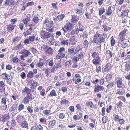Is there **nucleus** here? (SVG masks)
Here are the masks:
<instances>
[{"label":"nucleus","instance_id":"obj_44","mask_svg":"<svg viewBox=\"0 0 130 130\" xmlns=\"http://www.w3.org/2000/svg\"><path fill=\"white\" fill-rule=\"evenodd\" d=\"M92 57L95 58L99 57V54L97 52H95L92 54Z\"/></svg>","mask_w":130,"mask_h":130},{"label":"nucleus","instance_id":"obj_55","mask_svg":"<svg viewBox=\"0 0 130 130\" xmlns=\"http://www.w3.org/2000/svg\"><path fill=\"white\" fill-rule=\"evenodd\" d=\"M43 66V62L41 61H40L38 63V67L40 68H42V67Z\"/></svg>","mask_w":130,"mask_h":130},{"label":"nucleus","instance_id":"obj_61","mask_svg":"<svg viewBox=\"0 0 130 130\" xmlns=\"http://www.w3.org/2000/svg\"><path fill=\"white\" fill-rule=\"evenodd\" d=\"M88 42L86 40H85L84 43V46L86 48H87L88 46Z\"/></svg>","mask_w":130,"mask_h":130},{"label":"nucleus","instance_id":"obj_62","mask_svg":"<svg viewBox=\"0 0 130 130\" xmlns=\"http://www.w3.org/2000/svg\"><path fill=\"white\" fill-rule=\"evenodd\" d=\"M13 99L14 100H15L17 98H18L19 96L17 94H13L11 96Z\"/></svg>","mask_w":130,"mask_h":130},{"label":"nucleus","instance_id":"obj_51","mask_svg":"<svg viewBox=\"0 0 130 130\" xmlns=\"http://www.w3.org/2000/svg\"><path fill=\"white\" fill-rule=\"evenodd\" d=\"M119 41H120L121 42H122L125 40V36H123L122 35H119Z\"/></svg>","mask_w":130,"mask_h":130},{"label":"nucleus","instance_id":"obj_54","mask_svg":"<svg viewBox=\"0 0 130 130\" xmlns=\"http://www.w3.org/2000/svg\"><path fill=\"white\" fill-rule=\"evenodd\" d=\"M33 108L30 106H29L27 108V109L29 112L30 113H32L33 112Z\"/></svg>","mask_w":130,"mask_h":130},{"label":"nucleus","instance_id":"obj_41","mask_svg":"<svg viewBox=\"0 0 130 130\" xmlns=\"http://www.w3.org/2000/svg\"><path fill=\"white\" fill-rule=\"evenodd\" d=\"M7 107V105L6 104L2 105L0 107V109L3 110H5Z\"/></svg>","mask_w":130,"mask_h":130},{"label":"nucleus","instance_id":"obj_2","mask_svg":"<svg viewBox=\"0 0 130 130\" xmlns=\"http://www.w3.org/2000/svg\"><path fill=\"white\" fill-rule=\"evenodd\" d=\"M59 53L57 56V59L63 58L65 56V48L64 47H61L58 51Z\"/></svg>","mask_w":130,"mask_h":130},{"label":"nucleus","instance_id":"obj_39","mask_svg":"<svg viewBox=\"0 0 130 130\" xmlns=\"http://www.w3.org/2000/svg\"><path fill=\"white\" fill-rule=\"evenodd\" d=\"M55 65H56L55 66L56 68V69H59L61 67V63L60 62H57L55 63Z\"/></svg>","mask_w":130,"mask_h":130},{"label":"nucleus","instance_id":"obj_4","mask_svg":"<svg viewBox=\"0 0 130 130\" xmlns=\"http://www.w3.org/2000/svg\"><path fill=\"white\" fill-rule=\"evenodd\" d=\"M122 67L126 71H128L130 70V61H127L122 64Z\"/></svg>","mask_w":130,"mask_h":130},{"label":"nucleus","instance_id":"obj_42","mask_svg":"<svg viewBox=\"0 0 130 130\" xmlns=\"http://www.w3.org/2000/svg\"><path fill=\"white\" fill-rule=\"evenodd\" d=\"M75 50V48L74 47H72L70 48H69L68 50V51L70 54H71L74 53Z\"/></svg>","mask_w":130,"mask_h":130},{"label":"nucleus","instance_id":"obj_49","mask_svg":"<svg viewBox=\"0 0 130 130\" xmlns=\"http://www.w3.org/2000/svg\"><path fill=\"white\" fill-rule=\"evenodd\" d=\"M29 20L28 18H26L24 19L23 22L25 24L28 25L29 23Z\"/></svg>","mask_w":130,"mask_h":130},{"label":"nucleus","instance_id":"obj_52","mask_svg":"<svg viewBox=\"0 0 130 130\" xmlns=\"http://www.w3.org/2000/svg\"><path fill=\"white\" fill-rule=\"evenodd\" d=\"M72 64L71 61V60H69L68 61H66L65 63V67H66L67 66H70Z\"/></svg>","mask_w":130,"mask_h":130},{"label":"nucleus","instance_id":"obj_30","mask_svg":"<svg viewBox=\"0 0 130 130\" xmlns=\"http://www.w3.org/2000/svg\"><path fill=\"white\" fill-rule=\"evenodd\" d=\"M20 38H21L20 36H17L13 39L12 41L14 42L15 44H17L18 42L20 41Z\"/></svg>","mask_w":130,"mask_h":130},{"label":"nucleus","instance_id":"obj_47","mask_svg":"<svg viewBox=\"0 0 130 130\" xmlns=\"http://www.w3.org/2000/svg\"><path fill=\"white\" fill-rule=\"evenodd\" d=\"M44 126H41L39 124H37V127L38 129L39 130H43V127Z\"/></svg>","mask_w":130,"mask_h":130},{"label":"nucleus","instance_id":"obj_7","mask_svg":"<svg viewBox=\"0 0 130 130\" xmlns=\"http://www.w3.org/2000/svg\"><path fill=\"white\" fill-rule=\"evenodd\" d=\"M31 92V90L29 89L27 87H25L22 91L23 94L25 95V93L27 94V95H29Z\"/></svg>","mask_w":130,"mask_h":130},{"label":"nucleus","instance_id":"obj_50","mask_svg":"<svg viewBox=\"0 0 130 130\" xmlns=\"http://www.w3.org/2000/svg\"><path fill=\"white\" fill-rule=\"evenodd\" d=\"M103 27L104 28V30L105 31H108V30H109L110 29V27L107 26L106 25H103Z\"/></svg>","mask_w":130,"mask_h":130},{"label":"nucleus","instance_id":"obj_58","mask_svg":"<svg viewBox=\"0 0 130 130\" xmlns=\"http://www.w3.org/2000/svg\"><path fill=\"white\" fill-rule=\"evenodd\" d=\"M91 108L95 109L97 107L96 104L94 105L93 103L92 102L90 104V106H89Z\"/></svg>","mask_w":130,"mask_h":130},{"label":"nucleus","instance_id":"obj_13","mask_svg":"<svg viewBox=\"0 0 130 130\" xmlns=\"http://www.w3.org/2000/svg\"><path fill=\"white\" fill-rule=\"evenodd\" d=\"M100 61L101 58L100 57L95 58L94 59L92 60L93 63L96 65H98L100 63Z\"/></svg>","mask_w":130,"mask_h":130},{"label":"nucleus","instance_id":"obj_40","mask_svg":"<svg viewBox=\"0 0 130 130\" xmlns=\"http://www.w3.org/2000/svg\"><path fill=\"white\" fill-rule=\"evenodd\" d=\"M24 108V106L23 104H21L19 105L18 110L19 111H20Z\"/></svg>","mask_w":130,"mask_h":130},{"label":"nucleus","instance_id":"obj_53","mask_svg":"<svg viewBox=\"0 0 130 130\" xmlns=\"http://www.w3.org/2000/svg\"><path fill=\"white\" fill-rule=\"evenodd\" d=\"M113 117H114V119L115 121L118 122L119 121V116L117 115H113Z\"/></svg>","mask_w":130,"mask_h":130},{"label":"nucleus","instance_id":"obj_60","mask_svg":"<svg viewBox=\"0 0 130 130\" xmlns=\"http://www.w3.org/2000/svg\"><path fill=\"white\" fill-rule=\"evenodd\" d=\"M18 59L17 56L13 57L12 60V61L13 63L17 62H18Z\"/></svg>","mask_w":130,"mask_h":130},{"label":"nucleus","instance_id":"obj_6","mask_svg":"<svg viewBox=\"0 0 130 130\" xmlns=\"http://www.w3.org/2000/svg\"><path fill=\"white\" fill-rule=\"evenodd\" d=\"M70 44L72 45H74L76 44L77 42V40L75 39V37L74 36L71 37L69 39Z\"/></svg>","mask_w":130,"mask_h":130},{"label":"nucleus","instance_id":"obj_16","mask_svg":"<svg viewBox=\"0 0 130 130\" xmlns=\"http://www.w3.org/2000/svg\"><path fill=\"white\" fill-rule=\"evenodd\" d=\"M1 76L3 79L7 80H9L10 78V76L8 74L3 73L2 74Z\"/></svg>","mask_w":130,"mask_h":130},{"label":"nucleus","instance_id":"obj_63","mask_svg":"<svg viewBox=\"0 0 130 130\" xmlns=\"http://www.w3.org/2000/svg\"><path fill=\"white\" fill-rule=\"evenodd\" d=\"M108 120V118L105 116L103 117L102 118V121L104 123H106Z\"/></svg>","mask_w":130,"mask_h":130},{"label":"nucleus","instance_id":"obj_64","mask_svg":"<svg viewBox=\"0 0 130 130\" xmlns=\"http://www.w3.org/2000/svg\"><path fill=\"white\" fill-rule=\"evenodd\" d=\"M6 99L5 98H2V99L1 103L3 104H6Z\"/></svg>","mask_w":130,"mask_h":130},{"label":"nucleus","instance_id":"obj_1","mask_svg":"<svg viewBox=\"0 0 130 130\" xmlns=\"http://www.w3.org/2000/svg\"><path fill=\"white\" fill-rule=\"evenodd\" d=\"M41 38L43 39H47L53 36L52 34L46 31H41L40 32Z\"/></svg>","mask_w":130,"mask_h":130},{"label":"nucleus","instance_id":"obj_29","mask_svg":"<svg viewBox=\"0 0 130 130\" xmlns=\"http://www.w3.org/2000/svg\"><path fill=\"white\" fill-rule=\"evenodd\" d=\"M105 9L104 7H101V8L99 9V15L101 16L105 12Z\"/></svg>","mask_w":130,"mask_h":130},{"label":"nucleus","instance_id":"obj_36","mask_svg":"<svg viewBox=\"0 0 130 130\" xmlns=\"http://www.w3.org/2000/svg\"><path fill=\"white\" fill-rule=\"evenodd\" d=\"M57 94L56 93L55 90H52L50 92V94L48 95H50L51 96H56Z\"/></svg>","mask_w":130,"mask_h":130},{"label":"nucleus","instance_id":"obj_15","mask_svg":"<svg viewBox=\"0 0 130 130\" xmlns=\"http://www.w3.org/2000/svg\"><path fill=\"white\" fill-rule=\"evenodd\" d=\"M7 125L9 126H14L16 125V123L14 120L9 121L6 123Z\"/></svg>","mask_w":130,"mask_h":130},{"label":"nucleus","instance_id":"obj_17","mask_svg":"<svg viewBox=\"0 0 130 130\" xmlns=\"http://www.w3.org/2000/svg\"><path fill=\"white\" fill-rule=\"evenodd\" d=\"M111 62L107 63L105 66V70L106 71H108L110 70L112 66V65L111 64Z\"/></svg>","mask_w":130,"mask_h":130},{"label":"nucleus","instance_id":"obj_19","mask_svg":"<svg viewBox=\"0 0 130 130\" xmlns=\"http://www.w3.org/2000/svg\"><path fill=\"white\" fill-rule=\"evenodd\" d=\"M79 19V18L78 16L74 15L72 16V18L71 20V21L73 23H76Z\"/></svg>","mask_w":130,"mask_h":130},{"label":"nucleus","instance_id":"obj_43","mask_svg":"<svg viewBox=\"0 0 130 130\" xmlns=\"http://www.w3.org/2000/svg\"><path fill=\"white\" fill-rule=\"evenodd\" d=\"M49 62L48 64L49 66L52 67L53 66L54 63L53 60L48 59L47 61V62Z\"/></svg>","mask_w":130,"mask_h":130},{"label":"nucleus","instance_id":"obj_38","mask_svg":"<svg viewBox=\"0 0 130 130\" xmlns=\"http://www.w3.org/2000/svg\"><path fill=\"white\" fill-rule=\"evenodd\" d=\"M65 15L62 14L58 16L57 19L59 21H61L64 17Z\"/></svg>","mask_w":130,"mask_h":130},{"label":"nucleus","instance_id":"obj_59","mask_svg":"<svg viewBox=\"0 0 130 130\" xmlns=\"http://www.w3.org/2000/svg\"><path fill=\"white\" fill-rule=\"evenodd\" d=\"M22 46L21 45V43H20V44L16 46L15 47V50H17L19 49H22Z\"/></svg>","mask_w":130,"mask_h":130},{"label":"nucleus","instance_id":"obj_18","mask_svg":"<svg viewBox=\"0 0 130 130\" xmlns=\"http://www.w3.org/2000/svg\"><path fill=\"white\" fill-rule=\"evenodd\" d=\"M15 26L11 24L8 25L6 29L8 32H10L13 30L15 27Z\"/></svg>","mask_w":130,"mask_h":130},{"label":"nucleus","instance_id":"obj_45","mask_svg":"<svg viewBox=\"0 0 130 130\" xmlns=\"http://www.w3.org/2000/svg\"><path fill=\"white\" fill-rule=\"evenodd\" d=\"M35 36L32 35L29 37V39L30 42H33L35 40Z\"/></svg>","mask_w":130,"mask_h":130},{"label":"nucleus","instance_id":"obj_12","mask_svg":"<svg viewBox=\"0 0 130 130\" xmlns=\"http://www.w3.org/2000/svg\"><path fill=\"white\" fill-rule=\"evenodd\" d=\"M116 79L117 87L119 88H121L122 83V78L120 77H117Z\"/></svg>","mask_w":130,"mask_h":130},{"label":"nucleus","instance_id":"obj_24","mask_svg":"<svg viewBox=\"0 0 130 130\" xmlns=\"http://www.w3.org/2000/svg\"><path fill=\"white\" fill-rule=\"evenodd\" d=\"M39 20L40 19L38 16H35L34 17L32 21L36 24L39 21Z\"/></svg>","mask_w":130,"mask_h":130},{"label":"nucleus","instance_id":"obj_31","mask_svg":"<svg viewBox=\"0 0 130 130\" xmlns=\"http://www.w3.org/2000/svg\"><path fill=\"white\" fill-rule=\"evenodd\" d=\"M76 13L77 14H79L82 12L83 8L81 7L77 8L75 10Z\"/></svg>","mask_w":130,"mask_h":130},{"label":"nucleus","instance_id":"obj_57","mask_svg":"<svg viewBox=\"0 0 130 130\" xmlns=\"http://www.w3.org/2000/svg\"><path fill=\"white\" fill-rule=\"evenodd\" d=\"M78 27L79 28V29H78V30H79V31L80 30L81 31H83L84 30L85 27L83 25H80V26H78Z\"/></svg>","mask_w":130,"mask_h":130},{"label":"nucleus","instance_id":"obj_14","mask_svg":"<svg viewBox=\"0 0 130 130\" xmlns=\"http://www.w3.org/2000/svg\"><path fill=\"white\" fill-rule=\"evenodd\" d=\"M46 51H45L46 53L51 55L53 54L54 50L51 47H46Z\"/></svg>","mask_w":130,"mask_h":130},{"label":"nucleus","instance_id":"obj_33","mask_svg":"<svg viewBox=\"0 0 130 130\" xmlns=\"http://www.w3.org/2000/svg\"><path fill=\"white\" fill-rule=\"evenodd\" d=\"M32 31H31V30L30 29H28L26 31L24 32L23 34L24 35L25 37H26V36H28V35H31Z\"/></svg>","mask_w":130,"mask_h":130},{"label":"nucleus","instance_id":"obj_48","mask_svg":"<svg viewBox=\"0 0 130 130\" xmlns=\"http://www.w3.org/2000/svg\"><path fill=\"white\" fill-rule=\"evenodd\" d=\"M127 31V29H125L122 31L119 34V35H122L123 36H125L126 35L125 33Z\"/></svg>","mask_w":130,"mask_h":130},{"label":"nucleus","instance_id":"obj_5","mask_svg":"<svg viewBox=\"0 0 130 130\" xmlns=\"http://www.w3.org/2000/svg\"><path fill=\"white\" fill-rule=\"evenodd\" d=\"M93 43H96L97 44H101L99 38L97 37V35L95 34L93 39L92 41H91Z\"/></svg>","mask_w":130,"mask_h":130},{"label":"nucleus","instance_id":"obj_20","mask_svg":"<svg viewBox=\"0 0 130 130\" xmlns=\"http://www.w3.org/2000/svg\"><path fill=\"white\" fill-rule=\"evenodd\" d=\"M30 96L29 95H26L23 100V101L25 104H27L29 102L30 100Z\"/></svg>","mask_w":130,"mask_h":130},{"label":"nucleus","instance_id":"obj_3","mask_svg":"<svg viewBox=\"0 0 130 130\" xmlns=\"http://www.w3.org/2000/svg\"><path fill=\"white\" fill-rule=\"evenodd\" d=\"M107 35L104 33L102 34H99L98 35V36L99 38L101 44L105 41V39L107 37Z\"/></svg>","mask_w":130,"mask_h":130},{"label":"nucleus","instance_id":"obj_26","mask_svg":"<svg viewBox=\"0 0 130 130\" xmlns=\"http://www.w3.org/2000/svg\"><path fill=\"white\" fill-rule=\"evenodd\" d=\"M21 125L23 128H28V123L26 121L23 122L21 124Z\"/></svg>","mask_w":130,"mask_h":130},{"label":"nucleus","instance_id":"obj_9","mask_svg":"<svg viewBox=\"0 0 130 130\" xmlns=\"http://www.w3.org/2000/svg\"><path fill=\"white\" fill-rule=\"evenodd\" d=\"M104 89V87L102 86L98 85L95 87L94 91L95 93L98 92L99 91H103Z\"/></svg>","mask_w":130,"mask_h":130},{"label":"nucleus","instance_id":"obj_46","mask_svg":"<svg viewBox=\"0 0 130 130\" xmlns=\"http://www.w3.org/2000/svg\"><path fill=\"white\" fill-rule=\"evenodd\" d=\"M30 49L31 51L34 55H35L38 52V51L37 50L33 47H32Z\"/></svg>","mask_w":130,"mask_h":130},{"label":"nucleus","instance_id":"obj_23","mask_svg":"<svg viewBox=\"0 0 130 130\" xmlns=\"http://www.w3.org/2000/svg\"><path fill=\"white\" fill-rule=\"evenodd\" d=\"M12 2L10 0H6L4 3V5L6 6H9L12 5Z\"/></svg>","mask_w":130,"mask_h":130},{"label":"nucleus","instance_id":"obj_56","mask_svg":"<svg viewBox=\"0 0 130 130\" xmlns=\"http://www.w3.org/2000/svg\"><path fill=\"white\" fill-rule=\"evenodd\" d=\"M106 53L107 54H109L110 56V57H111L112 56L113 53L111 51H110L109 50H108L106 51Z\"/></svg>","mask_w":130,"mask_h":130},{"label":"nucleus","instance_id":"obj_21","mask_svg":"<svg viewBox=\"0 0 130 130\" xmlns=\"http://www.w3.org/2000/svg\"><path fill=\"white\" fill-rule=\"evenodd\" d=\"M73 26L71 23H69L66 25V28L67 31H70L73 29Z\"/></svg>","mask_w":130,"mask_h":130},{"label":"nucleus","instance_id":"obj_27","mask_svg":"<svg viewBox=\"0 0 130 130\" xmlns=\"http://www.w3.org/2000/svg\"><path fill=\"white\" fill-rule=\"evenodd\" d=\"M106 14L108 15L111 14L112 13V10L111 7H109L107 10L106 11Z\"/></svg>","mask_w":130,"mask_h":130},{"label":"nucleus","instance_id":"obj_32","mask_svg":"<svg viewBox=\"0 0 130 130\" xmlns=\"http://www.w3.org/2000/svg\"><path fill=\"white\" fill-rule=\"evenodd\" d=\"M83 48V47L82 45L80 44L77 46L76 48L75 52H76L75 53H77V52H78L80 50H81Z\"/></svg>","mask_w":130,"mask_h":130},{"label":"nucleus","instance_id":"obj_22","mask_svg":"<svg viewBox=\"0 0 130 130\" xmlns=\"http://www.w3.org/2000/svg\"><path fill=\"white\" fill-rule=\"evenodd\" d=\"M56 123V122L55 120L50 121L49 122L48 127L51 129L52 128L53 126Z\"/></svg>","mask_w":130,"mask_h":130},{"label":"nucleus","instance_id":"obj_35","mask_svg":"<svg viewBox=\"0 0 130 130\" xmlns=\"http://www.w3.org/2000/svg\"><path fill=\"white\" fill-rule=\"evenodd\" d=\"M34 73L32 71H29L27 75V77L28 78H32L34 77Z\"/></svg>","mask_w":130,"mask_h":130},{"label":"nucleus","instance_id":"obj_11","mask_svg":"<svg viewBox=\"0 0 130 130\" xmlns=\"http://www.w3.org/2000/svg\"><path fill=\"white\" fill-rule=\"evenodd\" d=\"M9 116L8 114H5L2 117H0V121L4 122L9 119Z\"/></svg>","mask_w":130,"mask_h":130},{"label":"nucleus","instance_id":"obj_34","mask_svg":"<svg viewBox=\"0 0 130 130\" xmlns=\"http://www.w3.org/2000/svg\"><path fill=\"white\" fill-rule=\"evenodd\" d=\"M53 22L52 21H50L49 23L47 24H46V25L47 27L51 28L53 27Z\"/></svg>","mask_w":130,"mask_h":130},{"label":"nucleus","instance_id":"obj_25","mask_svg":"<svg viewBox=\"0 0 130 130\" xmlns=\"http://www.w3.org/2000/svg\"><path fill=\"white\" fill-rule=\"evenodd\" d=\"M112 75L111 74H107L106 77L107 82L109 83L110 81L112 80Z\"/></svg>","mask_w":130,"mask_h":130},{"label":"nucleus","instance_id":"obj_37","mask_svg":"<svg viewBox=\"0 0 130 130\" xmlns=\"http://www.w3.org/2000/svg\"><path fill=\"white\" fill-rule=\"evenodd\" d=\"M115 84V83L114 82L110 83L107 85V88L108 89L111 88Z\"/></svg>","mask_w":130,"mask_h":130},{"label":"nucleus","instance_id":"obj_10","mask_svg":"<svg viewBox=\"0 0 130 130\" xmlns=\"http://www.w3.org/2000/svg\"><path fill=\"white\" fill-rule=\"evenodd\" d=\"M18 106V104L17 103L13 104L12 106L10 108L9 111L10 112H12L15 110H16L17 109Z\"/></svg>","mask_w":130,"mask_h":130},{"label":"nucleus","instance_id":"obj_28","mask_svg":"<svg viewBox=\"0 0 130 130\" xmlns=\"http://www.w3.org/2000/svg\"><path fill=\"white\" fill-rule=\"evenodd\" d=\"M79 32V30L77 29L76 30H73L69 33V35H73L75 34H77Z\"/></svg>","mask_w":130,"mask_h":130},{"label":"nucleus","instance_id":"obj_8","mask_svg":"<svg viewBox=\"0 0 130 130\" xmlns=\"http://www.w3.org/2000/svg\"><path fill=\"white\" fill-rule=\"evenodd\" d=\"M21 53L25 56L26 57H27L31 54V53L29 51L26 49L22 50L21 52Z\"/></svg>","mask_w":130,"mask_h":130}]
</instances>
